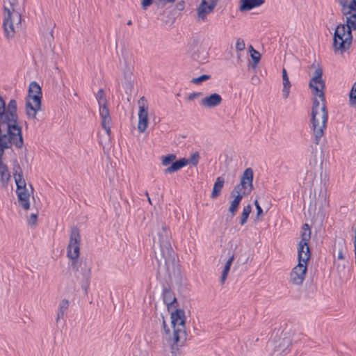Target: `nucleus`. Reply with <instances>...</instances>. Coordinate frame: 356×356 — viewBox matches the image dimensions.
<instances>
[{"mask_svg": "<svg viewBox=\"0 0 356 356\" xmlns=\"http://www.w3.org/2000/svg\"><path fill=\"white\" fill-rule=\"evenodd\" d=\"M30 186H31V190L33 191V188L32 184H30Z\"/></svg>", "mask_w": 356, "mask_h": 356, "instance_id": "obj_61", "label": "nucleus"}, {"mask_svg": "<svg viewBox=\"0 0 356 356\" xmlns=\"http://www.w3.org/2000/svg\"><path fill=\"white\" fill-rule=\"evenodd\" d=\"M322 76L323 70L318 66L314 72L313 77L309 82V87L312 89V94L314 96L318 97L321 102H325L324 89L325 88V83Z\"/></svg>", "mask_w": 356, "mask_h": 356, "instance_id": "obj_7", "label": "nucleus"}, {"mask_svg": "<svg viewBox=\"0 0 356 356\" xmlns=\"http://www.w3.org/2000/svg\"><path fill=\"white\" fill-rule=\"evenodd\" d=\"M245 47L244 40L241 38H238L236 42V49L237 51H243Z\"/></svg>", "mask_w": 356, "mask_h": 356, "instance_id": "obj_44", "label": "nucleus"}, {"mask_svg": "<svg viewBox=\"0 0 356 356\" xmlns=\"http://www.w3.org/2000/svg\"><path fill=\"white\" fill-rule=\"evenodd\" d=\"M147 199H148V202H149V203L150 204H152V202H151V199H150L149 196V197H147Z\"/></svg>", "mask_w": 356, "mask_h": 356, "instance_id": "obj_57", "label": "nucleus"}, {"mask_svg": "<svg viewBox=\"0 0 356 356\" xmlns=\"http://www.w3.org/2000/svg\"><path fill=\"white\" fill-rule=\"evenodd\" d=\"M250 49H251V58L252 61V67L254 68L257 67V65L260 61L261 54L258 51L255 50L251 45L250 46Z\"/></svg>", "mask_w": 356, "mask_h": 356, "instance_id": "obj_28", "label": "nucleus"}, {"mask_svg": "<svg viewBox=\"0 0 356 356\" xmlns=\"http://www.w3.org/2000/svg\"><path fill=\"white\" fill-rule=\"evenodd\" d=\"M239 205H240V203L238 202H236L234 200H232L230 202V205H229L228 210H229V212L230 213L232 217H233L236 215V213L238 209Z\"/></svg>", "mask_w": 356, "mask_h": 356, "instance_id": "obj_36", "label": "nucleus"}, {"mask_svg": "<svg viewBox=\"0 0 356 356\" xmlns=\"http://www.w3.org/2000/svg\"><path fill=\"white\" fill-rule=\"evenodd\" d=\"M19 204L26 211L30 209V197H22V195L19 198H17Z\"/></svg>", "mask_w": 356, "mask_h": 356, "instance_id": "obj_34", "label": "nucleus"}, {"mask_svg": "<svg viewBox=\"0 0 356 356\" xmlns=\"http://www.w3.org/2000/svg\"><path fill=\"white\" fill-rule=\"evenodd\" d=\"M69 300L67 299H63L60 302L58 309L57 317L56 319V323H58L60 319L64 318L65 313L66 312L69 307Z\"/></svg>", "mask_w": 356, "mask_h": 356, "instance_id": "obj_25", "label": "nucleus"}, {"mask_svg": "<svg viewBox=\"0 0 356 356\" xmlns=\"http://www.w3.org/2000/svg\"><path fill=\"white\" fill-rule=\"evenodd\" d=\"M3 10L5 13H7V17H5L3 24L6 36L8 38H13L15 35V30L12 18L13 17L15 16L17 17V23H20L21 14L19 12L15 11L14 9L13 10V13H12L10 9L7 7H4Z\"/></svg>", "mask_w": 356, "mask_h": 356, "instance_id": "obj_10", "label": "nucleus"}, {"mask_svg": "<svg viewBox=\"0 0 356 356\" xmlns=\"http://www.w3.org/2000/svg\"><path fill=\"white\" fill-rule=\"evenodd\" d=\"M185 8V1H179L176 6L175 8L172 9L171 13L175 15L177 14V11H182Z\"/></svg>", "mask_w": 356, "mask_h": 356, "instance_id": "obj_41", "label": "nucleus"}, {"mask_svg": "<svg viewBox=\"0 0 356 356\" xmlns=\"http://www.w3.org/2000/svg\"><path fill=\"white\" fill-rule=\"evenodd\" d=\"M222 99L218 93H212L210 95L202 99L200 101L201 106L206 108H214L219 106L222 103Z\"/></svg>", "mask_w": 356, "mask_h": 356, "instance_id": "obj_16", "label": "nucleus"}, {"mask_svg": "<svg viewBox=\"0 0 356 356\" xmlns=\"http://www.w3.org/2000/svg\"><path fill=\"white\" fill-rule=\"evenodd\" d=\"M211 79V75L209 74H202L198 77H195L192 79L191 83L199 85L202 83L203 81H207Z\"/></svg>", "mask_w": 356, "mask_h": 356, "instance_id": "obj_38", "label": "nucleus"}, {"mask_svg": "<svg viewBox=\"0 0 356 356\" xmlns=\"http://www.w3.org/2000/svg\"><path fill=\"white\" fill-rule=\"evenodd\" d=\"M316 200H314V203H312L311 202H310V205H309V209H313L314 210H316Z\"/></svg>", "mask_w": 356, "mask_h": 356, "instance_id": "obj_52", "label": "nucleus"}, {"mask_svg": "<svg viewBox=\"0 0 356 356\" xmlns=\"http://www.w3.org/2000/svg\"><path fill=\"white\" fill-rule=\"evenodd\" d=\"M254 204L255 205L256 210H257L256 219H255V221H256L257 220H259L260 216H263L264 213H263V209L261 207V206L259 205L257 200H254Z\"/></svg>", "mask_w": 356, "mask_h": 356, "instance_id": "obj_43", "label": "nucleus"}, {"mask_svg": "<svg viewBox=\"0 0 356 356\" xmlns=\"http://www.w3.org/2000/svg\"><path fill=\"white\" fill-rule=\"evenodd\" d=\"M265 3V0H241L239 10L241 11L250 10L259 7Z\"/></svg>", "mask_w": 356, "mask_h": 356, "instance_id": "obj_19", "label": "nucleus"}, {"mask_svg": "<svg viewBox=\"0 0 356 356\" xmlns=\"http://www.w3.org/2000/svg\"><path fill=\"white\" fill-rule=\"evenodd\" d=\"M253 170L251 168H246L241 178L240 183L236 184L234 189V192H245V194L250 195L253 190Z\"/></svg>", "mask_w": 356, "mask_h": 356, "instance_id": "obj_9", "label": "nucleus"}, {"mask_svg": "<svg viewBox=\"0 0 356 356\" xmlns=\"http://www.w3.org/2000/svg\"><path fill=\"white\" fill-rule=\"evenodd\" d=\"M53 32H54V31H53V30H51V31H50V34H51V36L54 38V36H53Z\"/></svg>", "mask_w": 356, "mask_h": 356, "instance_id": "obj_58", "label": "nucleus"}, {"mask_svg": "<svg viewBox=\"0 0 356 356\" xmlns=\"http://www.w3.org/2000/svg\"><path fill=\"white\" fill-rule=\"evenodd\" d=\"M202 93L201 92H193L188 96V100L193 101L195 98L201 96Z\"/></svg>", "mask_w": 356, "mask_h": 356, "instance_id": "obj_48", "label": "nucleus"}, {"mask_svg": "<svg viewBox=\"0 0 356 356\" xmlns=\"http://www.w3.org/2000/svg\"><path fill=\"white\" fill-rule=\"evenodd\" d=\"M311 238V229L307 223L302 226L301 240L298 245V260L307 264L311 257V251L308 244Z\"/></svg>", "mask_w": 356, "mask_h": 356, "instance_id": "obj_6", "label": "nucleus"}, {"mask_svg": "<svg viewBox=\"0 0 356 356\" xmlns=\"http://www.w3.org/2000/svg\"><path fill=\"white\" fill-rule=\"evenodd\" d=\"M173 330H174L173 336H172L173 343L172 344V347H173L174 345L177 344L178 342L179 341L180 337H179V332L181 331V329H176L175 327Z\"/></svg>", "mask_w": 356, "mask_h": 356, "instance_id": "obj_42", "label": "nucleus"}, {"mask_svg": "<svg viewBox=\"0 0 356 356\" xmlns=\"http://www.w3.org/2000/svg\"><path fill=\"white\" fill-rule=\"evenodd\" d=\"M245 195H248L245 194V192H239L238 191V192L234 193V189H232L230 193V197H234L233 200L238 202L239 203H241L243 196Z\"/></svg>", "mask_w": 356, "mask_h": 356, "instance_id": "obj_35", "label": "nucleus"}, {"mask_svg": "<svg viewBox=\"0 0 356 356\" xmlns=\"http://www.w3.org/2000/svg\"><path fill=\"white\" fill-rule=\"evenodd\" d=\"M218 0H202L197 9V15L200 18L204 19L207 15L211 13L217 5Z\"/></svg>", "mask_w": 356, "mask_h": 356, "instance_id": "obj_14", "label": "nucleus"}, {"mask_svg": "<svg viewBox=\"0 0 356 356\" xmlns=\"http://www.w3.org/2000/svg\"><path fill=\"white\" fill-rule=\"evenodd\" d=\"M341 12L346 17V23L337 26L334 32L332 46L335 52L343 54L350 48L353 40L352 32L356 30V7L341 6Z\"/></svg>", "mask_w": 356, "mask_h": 356, "instance_id": "obj_1", "label": "nucleus"}, {"mask_svg": "<svg viewBox=\"0 0 356 356\" xmlns=\"http://www.w3.org/2000/svg\"><path fill=\"white\" fill-rule=\"evenodd\" d=\"M239 205H240V203L238 202H236L234 200H232L230 202V205H229L228 210H229V212L230 213L232 217H233L236 215V213L238 209Z\"/></svg>", "mask_w": 356, "mask_h": 356, "instance_id": "obj_37", "label": "nucleus"}, {"mask_svg": "<svg viewBox=\"0 0 356 356\" xmlns=\"http://www.w3.org/2000/svg\"><path fill=\"white\" fill-rule=\"evenodd\" d=\"M159 249L155 252V258L158 263V273L161 269L162 263L166 273L170 274L171 270H175V265L178 261L177 254L170 243V232L163 225L158 233Z\"/></svg>", "mask_w": 356, "mask_h": 356, "instance_id": "obj_2", "label": "nucleus"}, {"mask_svg": "<svg viewBox=\"0 0 356 356\" xmlns=\"http://www.w3.org/2000/svg\"><path fill=\"white\" fill-rule=\"evenodd\" d=\"M90 268L88 267L85 269L83 277L81 281V288L83 290H84L86 294L88 293V289L90 286Z\"/></svg>", "mask_w": 356, "mask_h": 356, "instance_id": "obj_26", "label": "nucleus"}, {"mask_svg": "<svg viewBox=\"0 0 356 356\" xmlns=\"http://www.w3.org/2000/svg\"><path fill=\"white\" fill-rule=\"evenodd\" d=\"M13 170L14 177H17V175H23L22 169L17 159H15L13 161Z\"/></svg>", "mask_w": 356, "mask_h": 356, "instance_id": "obj_40", "label": "nucleus"}, {"mask_svg": "<svg viewBox=\"0 0 356 356\" xmlns=\"http://www.w3.org/2000/svg\"><path fill=\"white\" fill-rule=\"evenodd\" d=\"M10 5H11L12 6H14V3H13V2H10Z\"/></svg>", "mask_w": 356, "mask_h": 356, "instance_id": "obj_62", "label": "nucleus"}, {"mask_svg": "<svg viewBox=\"0 0 356 356\" xmlns=\"http://www.w3.org/2000/svg\"><path fill=\"white\" fill-rule=\"evenodd\" d=\"M80 232L77 227H71L70 241L67 247V256L68 258H76L80 254Z\"/></svg>", "mask_w": 356, "mask_h": 356, "instance_id": "obj_8", "label": "nucleus"}, {"mask_svg": "<svg viewBox=\"0 0 356 356\" xmlns=\"http://www.w3.org/2000/svg\"><path fill=\"white\" fill-rule=\"evenodd\" d=\"M6 125V128L17 129L22 127L19 122L17 104L15 99H10L8 105L0 95V129Z\"/></svg>", "mask_w": 356, "mask_h": 356, "instance_id": "obj_3", "label": "nucleus"}, {"mask_svg": "<svg viewBox=\"0 0 356 356\" xmlns=\"http://www.w3.org/2000/svg\"><path fill=\"white\" fill-rule=\"evenodd\" d=\"M224 184L225 179L222 177H218L216 178L210 196L211 199H216L220 195Z\"/></svg>", "mask_w": 356, "mask_h": 356, "instance_id": "obj_23", "label": "nucleus"}, {"mask_svg": "<svg viewBox=\"0 0 356 356\" xmlns=\"http://www.w3.org/2000/svg\"><path fill=\"white\" fill-rule=\"evenodd\" d=\"M165 1H167V2H170V3H173L175 2L176 0H164Z\"/></svg>", "mask_w": 356, "mask_h": 356, "instance_id": "obj_56", "label": "nucleus"}, {"mask_svg": "<svg viewBox=\"0 0 356 356\" xmlns=\"http://www.w3.org/2000/svg\"><path fill=\"white\" fill-rule=\"evenodd\" d=\"M200 159V154L197 152L193 153L189 159L186 158H182L179 160H177L175 163H173L171 165L164 170V172L165 174H170L175 172L186 166L187 164L191 163L194 166H196L198 163Z\"/></svg>", "mask_w": 356, "mask_h": 356, "instance_id": "obj_11", "label": "nucleus"}, {"mask_svg": "<svg viewBox=\"0 0 356 356\" xmlns=\"http://www.w3.org/2000/svg\"><path fill=\"white\" fill-rule=\"evenodd\" d=\"M227 256L228 257V259L227 260L224 268L222 272L221 277H220V282L223 284L227 279L228 273L230 270V267L232 266V264L234 259V254L232 251V250H228Z\"/></svg>", "mask_w": 356, "mask_h": 356, "instance_id": "obj_20", "label": "nucleus"}, {"mask_svg": "<svg viewBox=\"0 0 356 356\" xmlns=\"http://www.w3.org/2000/svg\"><path fill=\"white\" fill-rule=\"evenodd\" d=\"M103 129L105 130V131H106V134H107L108 136H111V125H109V126H106V128H103Z\"/></svg>", "mask_w": 356, "mask_h": 356, "instance_id": "obj_50", "label": "nucleus"}, {"mask_svg": "<svg viewBox=\"0 0 356 356\" xmlns=\"http://www.w3.org/2000/svg\"><path fill=\"white\" fill-rule=\"evenodd\" d=\"M71 260V264L70 268H72V270L76 273L79 270V268L81 266L82 263L79 260V257L76 258H69Z\"/></svg>", "mask_w": 356, "mask_h": 356, "instance_id": "obj_31", "label": "nucleus"}, {"mask_svg": "<svg viewBox=\"0 0 356 356\" xmlns=\"http://www.w3.org/2000/svg\"><path fill=\"white\" fill-rule=\"evenodd\" d=\"M127 24L128 26L131 25V24H132V21H131V19H130V20H129V21L127 22Z\"/></svg>", "mask_w": 356, "mask_h": 356, "instance_id": "obj_55", "label": "nucleus"}, {"mask_svg": "<svg viewBox=\"0 0 356 356\" xmlns=\"http://www.w3.org/2000/svg\"><path fill=\"white\" fill-rule=\"evenodd\" d=\"M176 155L173 154H169L166 156H163L162 157V165L164 166H167L170 164V165L175 163L176 161Z\"/></svg>", "mask_w": 356, "mask_h": 356, "instance_id": "obj_32", "label": "nucleus"}, {"mask_svg": "<svg viewBox=\"0 0 356 356\" xmlns=\"http://www.w3.org/2000/svg\"><path fill=\"white\" fill-rule=\"evenodd\" d=\"M96 98L98 101L99 108L102 106H108L107 100L105 97V93L103 89H99L96 95Z\"/></svg>", "mask_w": 356, "mask_h": 356, "instance_id": "obj_29", "label": "nucleus"}, {"mask_svg": "<svg viewBox=\"0 0 356 356\" xmlns=\"http://www.w3.org/2000/svg\"><path fill=\"white\" fill-rule=\"evenodd\" d=\"M16 193L17 195V198H19V196L22 195V197H30V194L27 190V188H24L23 190L16 191Z\"/></svg>", "mask_w": 356, "mask_h": 356, "instance_id": "obj_47", "label": "nucleus"}, {"mask_svg": "<svg viewBox=\"0 0 356 356\" xmlns=\"http://www.w3.org/2000/svg\"><path fill=\"white\" fill-rule=\"evenodd\" d=\"M282 80H283V89H282V95L283 97L286 99L289 97L290 93V88L291 86V82L289 79V76L286 72V69H282Z\"/></svg>", "mask_w": 356, "mask_h": 356, "instance_id": "obj_24", "label": "nucleus"}, {"mask_svg": "<svg viewBox=\"0 0 356 356\" xmlns=\"http://www.w3.org/2000/svg\"><path fill=\"white\" fill-rule=\"evenodd\" d=\"M307 272V264L299 262L292 269L290 273V281L293 284L300 285L302 284Z\"/></svg>", "mask_w": 356, "mask_h": 356, "instance_id": "obj_13", "label": "nucleus"}, {"mask_svg": "<svg viewBox=\"0 0 356 356\" xmlns=\"http://www.w3.org/2000/svg\"><path fill=\"white\" fill-rule=\"evenodd\" d=\"M37 220H38V214L32 213L28 219V224L29 225H35L37 224Z\"/></svg>", "mask_w": 356, "mask_h": 356, "instance_id": "obj_46", "label": "nucleus"}, {"mask_svg": "<svg viewBox=\"0 0 356 356\" xmlns=\"http://www.w3.org/2000/svg\"><path fill=\"white\" fill-rule=\"evenodd\" d=\"M154 0H142L141 1V8L143 10H147V8L152 5Z\"/></svg>", "mask_w": 356, "mask_h": 356, "instance_id": "obj_45", "label": "nucleus"}, {"mask_svg": "<svg viewBox=\"0 0 356 356\" xmlns=\"http://www.w3.org/2000/svg\"><path fill=\"white\" fill-rule=\"evenodd\" d=\"M349 102L350 106H356V81L353 83L349 93Z\"/></svg>", "mask_w": 356, "mask_h": 356, "instance_id": "obj_33", "label": "nucleus"}, {"mask_svg": "<svg viewBox=\"0 0 356 356\" xmlns=\"http://www.w3.org/2000/svg\"><path fill=\"white\" fill-rule=\"evenodd\" d=\"M163 327L164 332L166 334H170V330L169 327L167 326L165 321L164 320L163 321Z\"/></svg>", "mask_w": 356, "mask_h": 356, "instance_id": "obj_49", "label": "nucleus"}, {"mask_svg": "<svg viewBox=\"0 0 356 356\" xmlns=\"http://www.w3.org/2000/svg\"><path fill=\"white\" fill-rule=\"evenodd\" d=\"M156 5H157V7L159 8V3L156 2Z\"/></svg>", "mask_w": 356, "mask_h": 356, "instance_id": "obj_63", "label": "nucleus"}, {"mask_svg": "<svg viewBox=\"0 0 356 356\" xmlns=\"http://www.w3.org/2000/svg\"><path fill=\"white\" fill-rule=\"evenodd\" d=\"M191 57L193 60H197L199 58V54L195 51L193 53Z\"/></svg>", "mask_w": 356, "mask_h": 356, "instance_id": "obj_53", "label": "nucleus"}, {"mask_svg": "<svg viewBox=\"0 0 356 356\" xmlns=\"http://www.w3.org/2000/svg\"><path fill=\"white\" fill-rule=\"evenodd\" d=\"M99 115L102 119L101 125L102 128L111 125V118L108 106H102L99 108Z\"/></svg>", "mask_w": 356, "mask_h": 356, "instance_id": "obj_22", "label": "nucleus"}, {"mask_svg": "<svg viewBox=\"0 0 356 356\" xmlns=\"http://www.w3.org/2000/svg\"><path fill=\"white\" fill-rule=\"evenodd\" d=\"M252 211V207L250 204H248L243 207V212L240 217V225H243L246 223L248 217Z\"/></svg>", "mask_w": 356, "mask_h": 356, "instance_id": "obj_27", "label": "nucleus"}, {"mask_svg": "<svg viewBox=\"0 0 356 356\" xmlns=\"http://www.w3.org/2000/svg\"><path fill=\"white\" fill-rule=\"evenodd\" d=\"M286 335V334H284ZM292 344L291 339L289 337H279L278 339L274 340V350L280 353H284Z\"/></svg>", "mask_w": 356, "mask_h": 356, "instance_id": "obj_18", "label": "nucleus"}, {"mask_svg": "<svg viewBox=\"0 0 356 356\" xmlns=\"http://www.w3.org/2000/svg\"><path fill=\"white\" fill-rule=\"evenodd\" d=\"M138 103L139 105L138 130L139 132L143 133L148 126V107L147 105V99L145 97H142L140 98Z\"/></svg>", "mask_w": 356, "mask_h": 356, "instance_id": "obj_12", "label": "nucleus"}, {"mask_svg": "<svg viewBox=\"0 0 356 356\" xmlns=\"http://www.w3.org/2000/svg\"><path fill=\"white\" fill-rule=\"evenodd\" d=\"M175 18H176V17H175V16H174V17H173V19H172V23H173V22H175Z\"/></svg>", "mask_w": 356, "mask_h": 356, "instance_id": "obj_60", "label": "nucleus"}, {"mask_svg": "<svg viewBox=\"0 0 356 356\" xmlns=\"http://www.w3.org/2000/svg\"><path fill=\"white\" fill-rule=\"evenodd\" d=\"M323 106L321 107V111L323 113L321 116V126H319V121L316 118L317 114H318V108L320 106L319 101L314 97L312 102V113H311V123L312 129L314 134V143L318 145L321 138L324 134V131L326 129V124L328 120V111L325 106V101L322 102Z\"/></svg>", "mask_w": 356, "mask_h": 356, "instance_id": "obj_5", "label": "nucleus"}, {"mask_svg": "<svg viewBox=\"0 0 356 356\" xmlns=\"http://www.w3.org/2000/svg\"><path fill=\"white\" fill-rule=\"evenodd\" d=\"M337 259H344V256L343 254V252L341 250H339L337 254Z\"/></svg>", "mask_w": 356, "mask_h": 356, "instance_id": "obj_51", "label": "nucleus"}, {"mask_svg": "<svg viewBox=\"0 0 356 356\" xmlns=\"http://www.w3.org/2000/svg\"><path fill=\"white\" fill-rule=\"evenodd\" d=\"M335 2L337 3L341 6H349L352 8L356 7V0H335Z\"/></svg>", "mask_w": 356, "mask_h": 356, "instance_id": "obj_39", "label": "nucleus"}, {"mask_svg": "<svg viewBox=\"0 0 356 356\" xmlns=\"http://www.w3.org/2000/svg\"><path fill=\"white\" fill-rule=\"evenodd\" d=\"M145 196L149 197V193L147 191L145 192Z\"/></svg>", "mask_w": 356, "mask_h": 356, "instance_id": "obj_59", "label": "nucleus"}, {"mask_svg": "<svg viewBox=\"0 0 356 356\" xmlns=\"http://www.w3.org/2000/svg\"><path fill=\"white\" fill-rule=\"evenodd\" d=\"M15 181L17 186L16 191L23 190L24 188H26V181L23 177V175H17V177H14Z\"/></svg>", "mask_w": 356, "mask_h": 356, "instance_id": "obj_30", "label": "nucleus"}, {"mask_svg": "<svg viewBox=\"0 0 356 356\" xmlns=\"http://www.w3.org/2000/svg\"><path fill=\"white\" fill-rule=\"evenodd\" d=\"M42 92L40 85L35 81L29 84L25 111L27 118L35 119L38 111L41 110Z\"/></svg>", "mask_w": 356, "mask_h": 356, "instance_id": "obj_4", "label": "nucleus"}, {"mask_svg": "<svg viewBox=\"0 0 356 356\" xmlns=\"http://www.w3.org/2000/svg\"><path fill=\"white\" fill-rule=\"evenodd\" d=\"M10 179V175L6 164L0 165V181L2 188H7L8 181Z\"/></svg>", "mask_w": 356, "mask_h": 356, "instance_id": "obj_21", "label": "nucleus"}, {"mask_svg": "<svg viewBox=\"0 0 356 356\" xmlns=\"http://www.w3.org/2000/svg\"><path fill=\"white\" fill-rule=\"evenodd\" d=\"M321 194H322V196L324 198V201L326 202V191H325V194H323L322 191H321L320 195Z\"/></svg>", "mask_w": 356, "mask_h": 356, "instance_id": "obj_54", "label": "nucleus"}, {"mask_svg": "<svg viewBox=\"0 0 356 356\" xmlns=\"http://www.w3.org/2000/svg\"><path fill=\"white\" fill-rule=\"evenodd\" d=\"M163 302L167 305L168 310L178 307L179 304L175 296V293L170 289L165 287L162 292Z\"/></svg>", "mask_w": 356, "mask_h": 356, "instance_id": "obj_15", "label": "nucleus"}, {"mask_svg": "<svg viewBox=\"0 0 356 356\" xmlns=\"http://www.w3.org/2000/svg\"><path fill=\"white\" fill-rule=\"evenodd\" d=\"M185 321L186 317L184 310L176 307L175 310L171 312V324L172 328L175 329L176 325L184 327Z\"/></svg>", "mask_w": 356, "mask_h": 356, "instance_id": "obj_17", "label": "nucleus"}]
</instances>
